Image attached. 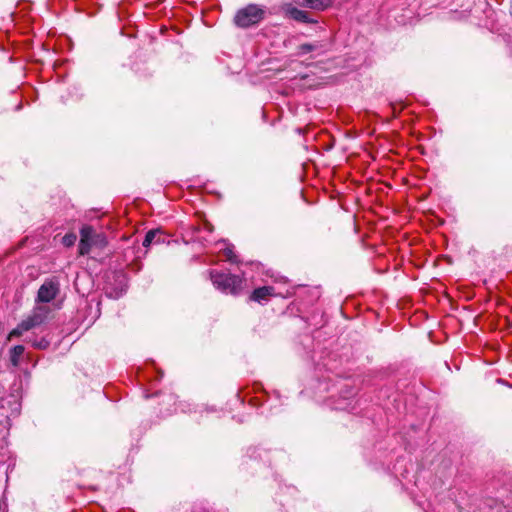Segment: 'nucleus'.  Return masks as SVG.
Masks as SVG:
<instances>
[{
  "mask_svg": "<svg viewBox=\"0 0 512 512\" xmlns=\"http://www.w3.org/2000/svg\"><path fill=\"white\" fill-rule=\"evenodd\" d=\"M210 278L213 285L226 294L238 295L242 290L243 280L237 275L211 271Z\"/></svg>",
  "mask_w": 512,
  "mask_h": 512,
  "instance_id": "f257e3e1",
  "label": "nucleus"
},
{
  "mask_svg": "<svg viewBox=\"0 0 512 512\" xmlns=\"http://www.w3.org/2000/svg\"><path fill=\"white\" fill-rule=\"evenodd\" d=\"M265 10L257 4H249L239 9L234 16V23L240 28L257 25L264 19Z\"/></svg>",
  "mask_w": 512,
  "mask_h": 512,
  "instance_id": "f03ea898",
  "label": "nucleus"
},
{
  "mask_svg": "<svg viewBox=\"0 0 512 512\" xmlns=\"http://www.w3.org/2000/svg\"><path fill=\"white\" fill-rule=\"evenodd\" d=\"M48 309L44 307L35 308L30 315L23 319L16 328H14L8 335L10 340L13 337H19L24 332L29 331L41 325L47 317Z\"/></svg>",
  "mask_w": 512,
  "mask_h": 512,
  "instance_id": "7ed1b4c3",
  "label": "nucleus"
},
{
  "mask_svg": "<svg viewBox=\"0 0 512 512\" xmlns=\"http://www.w3.org/2000/svg\"><path fill=\"white\" fill-rule=\"evenodd\" d=\"M58 292V281L55 279H48L40 286L37 294V301L41 303H49L55 299Z\"/></svg>",
  "mask_w": 512,
  "mask_h": 512,
  "instance_id": "20e7f679",
  "label": "nucleus"
},
{
  "mask_svg": "<svg viewBox=\"0 0 512 512\" xmlns=\"http://www.w3.org/2000/svg\"><path fill=\"white\" fill-rule=\"evenodd\" d=\"M282 10L284 14L298 22L302 23H312L314 22L311 20L308 16V13L302 10H299L298 8L294 7L292 4H284L282 6Z\"/></svg>",
  "mask_w": 512,
  "mask_h": 512,
  "instance_id": "39448f33",
  "label": "nucleus"
},
{
  "mask_svg": "<svg viewBox=\"0 0 512 512\" xmlns=\"http://www.w3.org/2000/svg\"><path fill=\"white\" fill-rule=\"evenodd\" d=\"M294 3L300 7L322 11L331 6L332 0H294Z\"/></svg>",
  "mask_w": 512,
  "mask_h": 512,
  "instance_id": "423d86ee",
  "label": "nucleus"
},
{
  "mask_svg": "<svg viewBox=\"0 0 512 512\" xmlns=\"http://www.w3.org/2000/svg\"><path fill=\"white\" fill-rule=\"evenodd\" d=\"M163 242H165V239L163 237V231L158 228L149 230L146 233L142 244L144 247L148 248L152 244H159Z\"/></svg>",
  "mask_w": 512,
  "mask_h": 512,
  "instance_id": "0eeeda50",
  "label": "nucleus"
},
{
  "mask_svg": "<svg viewBox=\"0 0 512 512\" xmlns=\"http://www.w3.org/2000/svg\"><path fill=\"white\" fill-rule=\"evenodd\" d=\"M274 294V288L271 286H263L256 288L251 296L250 300L261 303L264 300H267L268 297Z\"/></svg>",
  "mask_w": 512,
  "mask_h": 512,
  "instance_id": "6e6552de",
  "label": "nucleus"
},
{
  "mask_svg": "<svg viewBox=\"0 0 512 512\" xmlns=\"http://www.w3.org/2000/svg\"><path fill=\"white\" fill-rule=\"evenodd\" d=\"M80 240H85L89 242H94V238H101L104 240V236L102 234H96L91 226H84L80 230Z\"/></svg>",
  "mask_w": 512,
  "mask_h": 512,
  "instance_id": "1a4fd4ad",
  "label": "nucleus"
},
{
  "mask_svg": "<svg viewBox=\"0 0 512 512\" xmlns=\"http://www.w3.org/2000/svg\"><path fill=\"white\" fill-rule=\"evenodd\" d=\"M322 48H323V45L320 42L304 43V44H301L298 47L297 55L298 56H302V55H305V54L310 53L312 51L320 50Z\"/></svg>",
  "mask_w": 512,
  "mask_h": 512,
  "instance_id": "9d476101",
  "label": "nucleus"
},
{
  "mask_svg": "<svg viewBox=\"0 0 512 512\" xmlns=\"http://www.w3.org/2000/svg\"><path fill=\"white\" fill-rule=\"evenodd\" d=\"M223 253L226 257V259L231 262V263H237L238 260H237V256L235 255L234 251H233V246L232 245H226L225 248L223 249Z\"/></svg>",
  "mask_w": 512,
  "mask_h": 512,
  "instance_id": "9b49d317",
  "label": "nucleus"
},
{
  "mask_svg": "<svg viewBox=\"0 0 512 512\" xmlns=\"http://www.w3.org/2000/svg\"><path fill=\"white\" fill-rule=\"evenodd\" d=\"M24 346L22 345H16L12 348L11 350V360L13 363H17L19 357L22 356V354L24 353Z\"/></svg>",
  "mask_w": 512,
  "mask_h": 512,
  "instance_id": "f8f14e48",
  "label": "nucleus"
},
{
  "mask_svg": "<svg viewBox=\"0 0 512 512\" xmlns=\"http://www.w3.org/2000/svg\"><path fill=\"white\" fill-rule=\"evenodd\" d=\"M93 246L92 242L80 240L79 242V253L81 255H86L90 252L91 247Z\"/></svg>",
  "mask_w": 512,
  "mask_h": 512,
  "instance_id": "ddd939ff",
  "label": "nucleus"
},
{
  "mask_svg": "<svg viewBox=\"0 0 512 512\" xmlns=\"http://www.w3.org/2000/svg\"><path fill=\"white\" fill-rule=\"evenodd\" d=\"M76 235L71 233V234H66L63 238H62V243L67 246V247H70L72 245H74L75 241H76Z\"/></svg>",
  "mask_w": 512,
  "mask_h": 512,
  "instance_id": "4468645a",
  "label": "nucleus"
},
{
  "mask_svg": "<svg viewBox=\"0 0 512 512\" xmlns=\"http://www.w3.org/2000/svg\"><path fill=\"white\" fill-rule=\"evenodd\" d=\"M106 245V240H102L101 238H94V242H93V246H105Z\"/></svg>",
  "mask_w": 512,
  "mask_h": 512,
  "instance_id": "2eb2a0df",
  "label": "nucleus"
},
{
  "mask_svg": "<svg viewBox=\"0 0 512 512\" xmlns=\"http://www.w3.org/2000/svg\"><path fill=\"white\" fill-rule=\"evenodd\" d=\"M37 347L39 348H45L46 347V344H43V343H39V344H36Z\"/></svg>",
  "mask_w": 512,
  "mask_h": 512,
  "instance_id": "dca6fc26",
  "label": "nucleus"
}]
</instances>
